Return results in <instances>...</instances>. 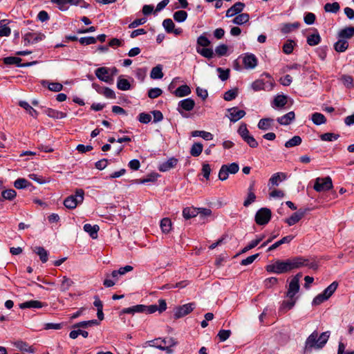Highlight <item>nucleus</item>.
<instances>
[{
  "label": "nucleus",
  "instance_id": "72a5a7b5",
  "mask_svg": "<svg viewBox=\"0 0 354 354\" xmlns=\"http://www.w3.org/2000/svg\"><path fill=\"white\" fill-rule=\"evenodd\" d=\"M47 115L50 118L55 119H62L65 118L67 115L66 113L59 111L53 109H48L46 111Z\"/></svg>",
  "mask_w": 354,
  "mask_h": 354
},
{
  "label": "nucleus",
  "instance_id": "58836bf2",
  "mask_svg": "<svg viewBox=\"0 0 354 354\" xmlns=\"http://www.w3.org/2000/svg\"><path fill=\"white\" fill-rule=\"evenodd\" d=\"M311 120L316 125H320L326 123V122L325 116L320 113H314L312 114Z\"/></svg>",
  "mask_w": 354,
  "mask_h": 354
},
{
  "label": "nucleus",
  "instance_id": "cd10ccee",
  "mask_svg": "<svg viewBox=\"0 0 354 354\" xmlns=\"http://www.w3.org/2000/svg\"><path fill=\"white\" fill-rule=\"evenodd\" d=\"M99 230L100 227L97 225H92L86 223L84 225V230L88 233L92 239H97Z\"/></svg>",
  "mask_w": 354,
  "mask_h": 354
},
{
  "label": "nucleus",
  "instance_id": "a18cd8bd",
  "mask_svg": "<svg viewBox=\"0 0 354 354\" xmlns=\"http://www.w3.org/2000/svg\"><path fill=\"white\" fill-rule=\"evenodd\" d=\"M203 149V146L201 143H194L191 147L190 154L192 156L197 157L202 153Z\"/></svg>",
  "mask_w": 354,
  "mask_h": 354
},
{
  "label": "nucleus",
  "instance_id": "c756f323",
  "mask_svg": "<svg viewBox=\"0 0 354 354\" xmlns=\"http://www.w3.org/2000/svg\"><path fill=\"white\" fill-rule=\"evenodd\" d=\"M33 252H35L39 257L42 263H46L48 259V252L43 247L38 246L33 249Z\"/></svg>",
  "mask_w": 354,
  "mask_h": 354
},
{
  "label": "nucleus",
  "instance_id": "de8ad7c7",
  "mask_svg": "<svg viewBox=\"0 0 354 354\" xmlns=\"http://www.w3.org/2000/svg\"><path fill=\"white\" fill-rule=\"evenodd\" d=\"M187 12L184 10H178L174 13V19L179 23L183 22L187 18Z\"/></svg>",
  "mask_w": 354,
  "mask_h": 354
},
{
  "label": "nucleus",
  "instance_id": "69168bd1",
  "mask_svg": "<svg viewBox=\"0 0 354 354\" xmlns=\"http://www.w3.org/2000/svg\"><path fill=\"white\" fill-rule=\"evenodd\" d=\"M243 140L252 148H257L259 145L258 142L250 134Z\"/></svg>",
  "mask_w": 354,
  "mask_h": 354
},
{
  "label": "nucleus",
  "instance_id": "49530a36",
  "mask_svg": "<svg viewBox=\"0 0 354 354\" xmlns=\"http://www.w3.org/2000/svg\"><path fill=\"white\" fill-rule=\"evenodd\" d=\"M160 227L164 233H169L171 229V221L168 218H164L160 221Z\"/></svg>",
  "mask_w": 354,
  "mask_h": 354
},
{
  "label": "nucleus",
  "instance_id": "b1692460",
  "mask_svg": "<svg viewBox=\"0 0 354 354\" xmlns=\"http://www.w3.org/2000/svg\"><path fill=\"white\" fill-rule=\"evenodd\" d=\"M295 118V113L293 111H290L283 116L278 118L277 120L281 125H288L294 120Z\"/></svg>",
  "mask_w": 354,
  "mask_h": 354
},
{
  "label": "nucleus",
  "instance_id": "338daca9",
  "mask_svg": "<svg viewBox=\"0 0 354 354\" xmlns=\"http://www.w3.org/2000/svg\"><path fill=\"white\" fill-rule=\"evenodd\" d=\"M73 281L66 277H64L62 279L60 289L62 291H66L71 286Z\"/></svg>",
  "mask_w": 354,
  "mask_h": 354
},
{
  "label": "nucleus",
  "instance_id": "1a4fd4ad",
  "mask_svg": "<svg viewBox=\"0 0 354 354\" xmlns=\"http://www.w3.org/2000/svg\"><path fill=\"white\" fill-rule=\"evenodd\" d=\"M301 277V274H297L290 281L288 291L286 293L287 297H295V295L299 290V279Z\"/></svg>",
  "mask_w": 354,
  "mask_h": 354
},
{
  "label": "nucleus",
  "instance_id": "bb28decb",
  "mask_svg": "<svg viewBox=\"0 0 354 354\" xmlns=\"http://www.w3.org/2000/svg\"><path fill=\"white\" fill-rule=\"evenodd\" d=\"M41 84L44 86H47L50 91L54 92H59L63 88L62 84L58 82H49L47 80H42Z\"/></svg>",
  "mask_w": 354,
  "mask_h": 354
},
{
  "label": "nucleus",
  "instance_id": "e2e57ef3",
  "mask_svg": "<svg viewBox=\"0 0 354 354\" xmlns=\"http://www.w3.org/2000/svg\"><path fill=\"white\" fill-rule=\"evenodd\" d=\"M299 26V23L294 24H284L281 28V31L283 33H288L292 30L294 28H297Z\"/></svg>",
  "mask_w": 354,
  "mask_h": 354
},
{
  "label": "nucleus",
  "instance_id": "ddd939ff",
  "mask_svg": "<svg viewBox=\"0 0 354 354\" xmlns=\"http://www.w3.org/2000/svg\"><path fill=\"white\" fill-rule=\"evenodd\" d=\"M193 309H194L193 304L190 303V304H184L181 306L176 308L175 313H174V316L176 318H180V317H184V316L188 315L189 313H190L193 310Z\"/></svg>",
  "mask_w": 354,
  "mask_h": 354
},
{
  "label": "nucleus",
  "instance_id": "393cba45",
  "mask_svg": "<svg viewBox=\"0 0 354 354\" xmlns=\"http://www.w3.org/2000/svg\"><path fill=\"white\" fill-rule=\"evenodd\" d=\"M288 299L286 301H284L280 308L279 312H281L283 313L287 312L288 310H290L293 308L296 303V298L295 297H288Z\"/></svg>",
  "mask_w": 354,
  "mask_h": 354
},
{
  "label": "nucleus",
  "instance_id": "9d476101",
  "mask_svg": "<svg viewBox=\"0 0 354 354\" xmlns=\"http://www.w3.org/2000/svg\"><path fill=\"white\" fill-rule=\"evenodd\" d=\"M95 74L96 77L102 82L108 84L113 82V78L110 75V70L106 67H100L95 70Z\"/></svg>",
  "mask_w": 354,
  "mask_h": 354
},
{
  "label": "nucleus",
  "instance_id": "c9c22d12",
  "mask_svg": "<svg viewBox=\"0 0 354 354\" xmlns=\"http://www.w3.org/2000/svg\"><path fill=\"white\" fill-rule=\"evenodd\" d=\"M292 239H293V236H291V235L284 236L281 239H280L279 241L275 242L274 244L270 245L268 248V251L274 250H275L276 248H277L279 246H280L281 245H282L283 243H290Z\"/></svg>",
  "mask_w": 354,
  "mask_h": 354
},
{
  "label": "nucleus",
  "instance_id": "4d7b16f0",
  "mask_svg": "<svg viewBox=\"0 0 354 354\" xmlns=\"http://www.w3.org/2000/svg\"><path fill=\"white\" fill-rule=\"evenodd\" d=\"M238 95V89L234 88L226 91L224 93L223 98L226 101H231L236 97Z\"/></svg>",
  "mask_w": 354,
  "mask_h": 354
},
{
  "label": "nucleus",
  "instance_id": "39448f33",
  "mask_svg": "<svg viewBox=\"0 0 354 354\" xmlns=\"http://www.w3.org/2000/svg\"><path fill=\"white\" fill-rule=\"evenodd\" d=\"M84 198V192L82 189H77L74 195L68 196L64 201V206L70 209H75L77 205L81 204Z\"/></svg>",
  "mask_w": 354,
  "mask_h": 354
},
{
  "label": "nucleus",
  "instance_id": "f8f14e48",
  "mask_svg": "<svg viewBox=\"0 0 354 354\" xmlns=\"http://www.w3.org/2000/svg\"><path fill=\"white\" fill-rule=\"evenodd\" d=\"M229 113L228 118L232 122H236L245 115L243 110H239L237 107H232L227 109Z\"/></svg>",
  "mask_w": 354,
  "mask_h": 354
},
{
  "label": "nucleus",
  "instance_id": "680f3d73",
  "mask_svg": "<svg viewBox=\"0 0 354 354\" xmlns=\"http://www.w3.org/2000/svg\"><path fill=\"white\" fill-rule=\"evenodd\" d=\"M162 26L169 33L172 32L174 28H175V24L171 19H165L162 22Z\"/></svg>",
  "mask_w": 354,
  "mask_h": 354
},
{
  "label": "nucleus",
  "instance_id": "c03bdc74",
  "mask_svg": "<svg viewBox=\"0 0 354 354\" xmlns=\"http://www.w3.org/2000/svg\"><path fill=\"white\" fill-rule=\"evenodd\" d=\"M197 47L202 46L207 48L211 44L209 39L206 37V33H203L197 38Z\"/></svg>",
  "mask_w": 354,
  "mask_h": 354
},
{
  "label": "nucleus",
  "instance_id": "4468645a",
  "mask_svg": "<svg viewBox=\"0 0 354 354\" xmlns=\"http://www.w3.org/2000/svg\"><path fill=\"white\" fill-rule=\"evenodd\" d=\"M245 8V4L242 2H236L232 7H230L226 11V17H232L235 15H238V14H241Z\"/></svg>",
  "mask_w": 354,
  "mask_h": 354
},
{
  "label": "nucleus",
  "instance_id": "774afa93",
  "mask_svg": "<svg viewBox=\"0 0 354 354\" xmlns=\"http://www.w3.org/2000/svg\"><path fill=\"white\" fill-rule=\"evenodd\" d=\"M231 333L230 330H221L218 333V337L221 342H224L230 337Z\"/></svg>",
  "mask_w": 354,
  "mask_h": 354
},
{
  "label": "nucleus",
  "instance_id": "13d9d810",
  "mask_svg": "<svg viewBox=\"0 0 354 354\" xmlns=\"http://www.w3.org/2000/svg\"><path fill=\"white\" fill-rule=\"evenodd\" d=\"M320 41V37L319 34H311L307 37V43L310 46L317 45Z\"/></svg>",
  "mask_w": 354,
  "mask_h": 354
},
{
  "label": "nucleus",
  "instance_id": "f03ea898",
  "mask_svg": "<svg viewBox=\"0 0 354 354\" xmlns=\"http://www.w3.org/2000/svg\"><path fill=\"white\" fill-rule=\"evenodd\" d=\"M329 337V331L322 333L319 335L317 331H314L306 341L305 351L306 352H311L313 350L322 348L328 342Z\"/></svg>",
  "mask_w": 354,
  "mask_h": 354
},
{
  "label": "nucleus",
  "instance_id": "f704fd0d",
  "mask_svg": "<svg viewBox=\"0 0 354 354\" xmlns=\"http://www.w3.org/2000/svg\"><path fill=\"white\" fill-rule=\"evenodd\" d=\"M333 46L336 51L344 52L348 47V43L346 39L338 38V41Z\"/></svg>",
  "mask_w": 354,
  "mask_h": 354
},
{
  "label": "nucleus",
  "instance_id": "5701e85b",
  "mask_svg": "<svg viewBox=\"0 0 354 354\" xmlns=\"http://www.w3.org/2000/svg\"><path fill=\"white\" fill-rule=\"evenodd\" d=\"M287 104V96L284 95H277L272 102L273 108H283Z\"/></svg>",
  "mask_w": 354,
  "mask_h": 354
},
{
  "label": "nucleus",
  "instance_id": "6e6552de",
  "mask_svg": "<svg viewBox=\"0 0 354 354\" xmlns=\"http://www.w3.org/2000/svg\"><path fill=\"white\" fill-rule=\"evenodd\" d=\"M271 218V211L266 207H262L257 211L255 215V221L258 225L267 224Z\"/></svg>",
  "mask_w": 354,
  "mask_h": 354
},
{
  "label": "nucleus",
  "instance_id": "864d4df0",
  "mask_svg": "<svg viewBox=\"0 0 354 354\" xmlns=\"http://www.w3.org/2000/svg\"><path fill=\"white\" fill-rule=\"evenodd\" d=\"M19 106L26 109L31 116H37V111L34 109L28 102L25 101H21L19 102Z\"/></svg>",
  "mask_w": 354,
  "mask_h": 354
},
{
  "label": "nucleus",
  "instance_id": "09e8293b",
  "mask_svg": "<svg viewBox=\"0 0 354 354\" xmlns=\"http://www.w3.org/2000/svg\"><path fill=\"white\" fill-rule=\"evenodd\" d=\"M117 87L121 91H127L130 89L131 85L127 80L120 77L117 82Z\"/></svg>",
  "mask_w": 354,
  "mask_h": 354
},
{
  "label": "nucleus",
  "instance_id": "a19ab883",
  "mask_svg": "<svg viewBox=\"0 0 354 354\" xmlns=\"http://www.w3.org/2000/svg\"><path fill=\"white\" fill-rule=\"evenodd\" d=\"M339 80L348 88L354 87L353 78L351 75H343L339 77Z\"/></svg>",
  "mask_w": 354,
  "mask_h": 354
},
{
  "label": "nucleus",
  "instance_id": "412c9836",
  "mask_svg": "<svg viewBox=\"0 0 354 354\" xmlns=\"http://www.w3.org/2000/svg\"><path fill=\"white\" fill-rule=\"evenodd\" d=\"M304 214L301 211H298L293 213L289 218L285 220V222L289 225L292 226L298 223L304 216Z\"/></svg>",
  "mask_w": 354,
  "mask_h": 354
},
{
  "label": "nucleus",
  "instance_id": "c85d7f7f",
  "mask_svg": "<svg viewBox=\"0 0 354 354\" xmlns=\"http://www.w3.org/2000/svg\"><path fill=\"white\" fill-rule=\"evenodd\" d=\"M21 59L17 57H7L3 59V63L5 64L10 65V64H16L20 66H28L32 64V63H26L20 65Z\"/></svg>",
  "mask_w": 354,
  "mask_h": 354
},
{
  "label": "nucleus",
  "instance_id": "052dcab7",
  "mask_svg": "<svg viewBox=\"0 0 354 354\" xmlns=\"http://www.w3.org/2000/svg\"><path fill=\"white\" fill-rule=\"evenodd\" d=\"M97 92L100 94L104 95L107 98H110V99L115 98V95L114 91L109 88L106 87L104 88H102V91L97 90Z\"/></svg>",
  "mask_w": 354,
  "mask_h": 354
},
{
  "label": "nucleus",
  "instance_id": "f3484780",
  "mask_svg": "<svg viewBox=\"0 0 354 354\" xmlns=\"http://www.w3.org/2000/svg\"><path fill=\"white\" fill-rule=\"evenodd\" d=\"M13 345L20 351L33 353L35 351V348L29 346L26 342L19 340L13 343Z\"/></svg>",
  "mask_w": 354,
  "mask_h": 354
},
{
  "label": "nucleus",
  "instance_id": "79ce46f5",
  "mask_svg": "<svg viewBox=\"0 0 354 354\" xmlns=\"http://www.w3.org/2000/svg\"><path fill=\"white\" fill-rule=\"evenodd\" d=\"M192 136L193 137L200 136L205 140H211L213 139V135L205 131H194L192 132Z\"/></svg>",
  "mask_w": 354,
  "mask_h": 354
},
{
  "label": "nucleus",
  "instance_id": "6ab92c4d",
  "mask_svg": "<svg viewBox=\"0 0 354 354\" xmlns=\"http://www.w3.org/2000/svg\"><path fill=\"white\" fill-rule=\"evenodd\" d=\"M178 160L175 158H171L165 162L160 164L158 167V169L160 171H167L174 168L177 165Z\"/></svg>",
  "mask_w": 354,
  "mask_h": 354
},
{
  "label": "nucleus",
  "instance_id": "dca6fc26",
  "mask_svg": "<svg viewBox=\"0 0 354 354\" xmlns=\"http://www.w3.org/2000/svg\"><path fill=\"white\" fill-rule=\"evenodd\" d=\"M243 63L245 68L252 69L257 65V59L253 54H247L243 59Z\"/></svg>",
  "mask_w": 354,
  "mask_h": 354
},
{
  "label": "nucleus",
  "instance_id": "bf43d9fd",
  "mask_svg": "<svg viewBox=\"0 0 354 354\" xmlns=\"http://www.w3.org/2000/svg\"><path fill=\"white\" fill-rule=\"evenodd\" d=\"M223 167H225V169L227 170V172L231 174H235L239 170V166L236 162H232L229 165H223Z\"/></svg>",
  "mask_w": 354,
  "mask_h": 354
},
{
  "label": "nucleus",
  "instance_id": "2eb2a0df",
  "mask_svg": "<svg viewBox=\"0 0 354 354\" xmlns=\"http://www.w3.org/2000/svg\"><path fill=\"white\" fill-rule=\"evenodd\" d=\"M195 106V102L192 98H187L183 100H180L178 102V110L179 113H182V111L180 110L183 109L186 111H192Z\"/></svg>",
  "mask_w": 354,
  "mask_h": 354
},
{
  "label": "nucleus",
  "instance_id": "a878e982",
  "mask_svg": "<svg viewBox=\"0 0 354 354\" xmlns=\"http://www.w3.org/2000/svg\"><path fill=\"white\" fill-rule=\"evenodd\" d=\"M286 178V174L283 172H277L274 174L269 180V183L272 185L277 186L279 183Z\"/></svg>",
  "mask_w": 354,
  "mask_h": 354
},
{
  "label": "nucleus",
  "instance_id": "423d86ee",
  "mask_svg": "<svg viewBox=\"0 0 354 354\" xmlns=\"http://www.w3.org/2000/svg\"><path fill=\"white\" fill-rule=\"evenodd\" d=\"M332 188V180L328 177L317 178L315 180L313 189L317 192H323L329 190Z\"/></svg>",
  "mask_w": 354,
  "mask_h": 354
},
{
  "label": "nucleus",
  "instance_id": "473e14b6",
  "mask_svg": "<svg viewBox=\"0 0 354 354\" xmlns=\"http://www.w3.org/2000/svg\"><path fill=\"white\" fill-rule=\"evenodd\" d=\"M147 306L144 305H136L132 307L126 308L122 310V313L125 314H134L136 313H141L146 310Z\"/></svg>",
  "mask_w": 354,
  "mask_h": 354
},
{
  "label": "nucleus",
  "instance_id": "ea45409f",
  "mask_svg": "<svg viewBox=\"0 0 354 354\" xmlns=\"http://www.w3.org/2000/svg\"><path fill=\"white\" fill-rule=\"evenodd\" d=\"M74 330H71L69 333V337L71 339H76L78 335H82L84 338H86L88 335V333L86 330L80 329V328H73Z\"/></svg>",
  "mask_w": 354,
  "mask_h": 354
},
{
  "label": "nucleus",
  "instance_id": "5fc2aeb1",
  "mask_svg": "<svg viewBox=\"0 0 354 354\" xmlns=\"http://www.w3.org/2000/svg\"><path fill=\"white\" fill-rule=\"evenodd\" d=\"M30 183L25 178H18L14 183V186L17 189H24L29 187Z\"/></svg>",
  "mask_w": 354,
  "mask_h": 354
},
{
  "label": "nucleus",
  "instance_id": "4be33fe9",
  "mask_svg": "<svg viewBox=\"0 0 354 354\" xmlns=\"http://www.w3.org/2000/svg\"><path fill=\"white\" fill-rule=\"evenodd\" d=\"M354 36V27L349 26L345 28L342 29L338 32V38H341L343 39H348Z\"/></svg>",
  "mask_w": 354,
  "mask_h": 354
},
{
  "label": "nucleus",
  "instance_id": "3c124183",
  "mask_svg": "<svg viewBox=\"0 0 354 354\" xmlns=\"http://www.w3.org/2000/svg\"><path fill=\"white\" fill-rule=\"evenodd\" d=\"M98 324V322L97 320L95 319H92V320H89V321H84V322H78L75 324H74L72 328H86L89 326H91L93 325H97Z\"/></svg>",
  "mask_w": 354,
  "mask_h": 354
},
{
  "label": "nucleus",
  "instance_id": "20e7f679",
  "mask_svg": "<svg viewBox=\"0 0 354 354\" xmlns=\"http://www.w3.org/2000/svg\"><path fill=\"white\" fill-rule=\"evenodd\" d=\"M149 346L157 348L162 351H165L167 353H171V347L176 345V342L173 338H157L146 342Z\"/></svg>",
  "mask_w": 354,
  "mask_h": 354
},
{
  "label": "nucleus",
  "instance_id": "aec40b11",
  "mask_svg": "<svg viewBox=\"0 0 354 354\" xmlns=\"http://www.w3.org/2000/svg\"><path fill=\"white\" fill-rule=\"evenodd\" d=\"M274 120L270 118L261 119L257 124L259 129L263 131H268L270 129L273 125Z\"/></svg>",
  "mask_w": 354,
  "mask_h": 354
},
{
  "label": "nucleus",
  "instance_id": "8fccbe9b",
  "mask_svg": "<svg viewBox=\"0 0 354 354\" xmlns=\"http://www.w3.org/2000/svg\"><path fill=\"white\" fill-rule=\"evenodd\" d=\"M301 143V137L299 136H295L285 143V147L286 148H290V147H293L295 146H298Z\"/></svg>",
  "mask_w": 354,
  "mask_h": 354
},
{
  "label": "nucleus",
  "instance_id": "603ef678",
  "mask_svg": "<svg viewBox=\"0 0 354 354\" xmlns=\"http://www.w3.org/2000/svg\"><path fill=\"white\" fill-rule=\"evenodd\" d=\"M1 196L5 200L12 201L16 197L17 192L12 189H6L1 192Z\"/></svg>",
  "mask_w": 354,
  "mask_h": 354
},
{
  "label": "nucleus",
  "instance_id": "37998d69",
  "mask_svg": "<svg viewBox=\"0 0 354 354\" xmlns=\"http://www.w3.org/2000/svg\"><path fill=\"white\" fill-rule=\"evenodd\" d=\"M196 52L208 59L212 58L214 56V51L212 48L196 47Z\"/></svg>",
  "mask_w": 354,
  "mask_h": 354
},
{
  "label": "nucleus",
  "instance_id": "9b49d317",
  "mask_svg": "<svg viewBox=\"0 0 354 354\" xmlns=\"http://www.w3.org/2000/svg\"><path fill=\"white\" fill-rule=\"evenodd\" d=\"M332 296V284L329 285L324 291L316 296L312 301L313 306H318Z\"/></svg>",
  "mask_w": 354,
  "mask_h": 354
},
{
  "label": "nucleus",
  "instance_id": "a211bd4d",
  "mask_svg": "<svg viewBox=\"0 0 354 354\" xmlns=\"http://www.w3.org/2000/svg\"><path fill=\"white\" fill-rule=\"evenodd\" d=\"M46 304L44 303L37 301V300H30L24 303H21L19 305L21 309L24 308H41L45 306Z\"/></svg>",
  "mask_w": 354,
  "mask_h": 354
},
{
  "label": "nucleus",
  "instance_id": "2f4dec72",
  "mask_svg": "<svg viewBox=\"0 0 354 354\" xmlns=\"http://www.w3.org/2000/svg\"><path fill=\"white\" fill-rule=\"evenodd\" d=\"M191 93L190 88L185 84L179 86L175 91L174 94L176 97H182L185 96H187Z\"/></svg>",
  "mask_w": 354,
  "mask_h": 354
},
{
  "label": "nucleus",
  "instance_id": "4c0bfd02",
  "mask_svg": "<svg viewBox=\"0 0 354 354\" xmlns=\"http://www.w3.org/2000/svg\"><path fill=\"white\" fill-rule=\"evenodd\" d=\"M164 74L162 73V68L161 65H158L153 67L151 71L150 77L151 79H161Z\"/></svg>",
  "mask_w": 354,
  "mask_h": 354
},
{
  "label": "nucleus",
  "instance_id": "e433bc0d",
  "mask_svg": "<svg viewBox=\"0 0 354 354\" xmlns=\"http://www.w3.org/2000/svg\"><path fill=\"white\" fill-rule=\"evenodd\" d=\"M250 19V15L248 13H241L236 15L232 22L236 25H243L247 23Z\"/></svg>",
  "mask_w": 354,
  "mask_h": 354
},
{
  "label": "nucleus",
  "instance_id": "0eeeda50",
  "mask_svg": "<svg viewBox=\"0 0 354 354\" xmlns=\"http://www.w3.org/2000/svg\"><path fill=\"white\" fill-rule=\"evenodd\" d=\"M46 38V36L44 33L39 32H29L23 36V39L24 41V46H27L29 44H37Z\"/></svg>",
  "mask_w": 354,
  "mask_h": 354
},
{
  "label": "nucleus",
  "instance_id": "7c9ffc66",
  "mask_svg": "<svg viewBox=\"0 0 354 354\" xmlns=\"http://www.w3.org/2000/svg\"><path fill=\"white\" fill-rule=\"evenodd\" d=\"M199 214L198 209L194 207L184 208L183 211V216L186 219H189L198 216Z\"/></svg>",
  "mask_w": 354,
  "mask_h": 354
},
{
  "label": "nucleus",
  "instance_id": "f257e3e1",
  "mask_svg": "<svg viewBox=\"0 0 354 354\" xmlns=\"http://www.w3.org/2000/svg\"><path fill=\"white\" fill-rule=\"evenodd\" d=\"M304 266L313 268L314 264L310 263L308 259L301 257H297L288 259L285 261L277 260L273 263L268 265L266 269L268 272L282 274Z\"/></svg>",
  "mask_w": 354,
  "mask_h": 354
},
{
  "label": "nucleus",
  "instance_id": "6e6d98bb",
  "mask_svg": "<svg viewBox=\"0 0 354 354\" xmlns=\"http://www.w3.org/2000/svg\"><path fill=\"white\" fill-rule=\"evenodd\" d=\"M295 42L293 40H288L283 46L284 53L289 55L292 53Z\"/></svg>",
  "mask_w": 354,
  "mask_h": 354
},
{
  "label": "nucleus",
  "instance_id": "7ed1b4c3",
  "mask_svg": "<svg viewBox=\"0 0 354 354\" xmlns=\"http://www.w3.org/2000/svg\"><path fill=\"white\" fill-rule=\"evenodd\" d=\"M274 80L268 73H263L259 79L256 80L251 84V88L254 91L261 90L270 91L274 86Z\"/></svg>",
  "mask_w": 354,
  "mask_h": 354
},
{
  "label": "nucleus",
  "instance_id": "0e129e2a",
  "mask_svg": "<svg viewBox=\"0 0 354 354\" xmlns=\"http://www.w3.org/2000/svg\"><path fill=\"white\" fill-rule=\"evenodd\" d=\"M238 133L240 135L242 139L245 138V137L250 134L245 124H241L240 125L238 129Z\"/></svg>",
  "mask_w": 354,
  "mask_h": 354
}]
</instances>
